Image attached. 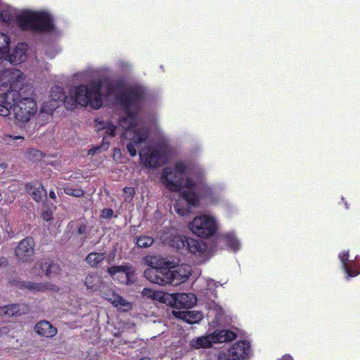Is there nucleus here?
I'll list each match as a JSON object with an SVG mask.
<instances>
[{
    "label": "nucleus",
    "instance_id": "nucleus-1",
    "mask_svg": "<svg viewBox=\"0 0 360 360\" xmlns=\"http://www.w3.org/2000/svg\"><path fill=\"white\" fill-rule=\"evenodd\" d=\"M143 90L140 87L127 86L119 94L117 101L123 106L124 115L120 117L119 124H114L112 120L97 121L98 130H105L109 136L121 133L124 139L129 140L127 148L131 156H136L140 144L148 137V130L139 115Z\"/></svg>",
    "mask_w": 360,
    "mask_h": 360
},
{
    "label": "nucleus",
    "instance_id": "nucleus-2",
    "mask_svg": "<svg viewBox=\"0 0 360 360\" xmlns=\"http://www.w3.org/2000/svg\"><path fill=\"white\" fill-rule=\"evenodd\" d=\"M25 83V76L16 68L0 66V115L6 117L11 110L15 118L26 123L37 113L38 108L32 96H23L18 89Z\"/></svg>",
    "mask_w": 360,
    "mask_h": 360
},
{
    "label": "nucleus",
    "instance_id": "nucleus-3",
    "mask_svg": "<svg viewBox=\"0 0 360 360\" xmlns=\"http://www.w3.org/2000/svg\"><path fill=\"white\" fill-rule=\"evenodd\" d=\"M162 183L171 191L179 192L186 206L181 207L180 202L174 205L175 211L181 216L189 212L190 206L195 207L199 203V196L195 191L205 198H212L211 188L204 185H199L193 181L187 174V167L181 162L176 163L174 167L165 168L160 177Z\"/></svg>",
    "mask_w": 360,
    "mask_h": 360
},
{
    "label": "nucleus",
    "instance_id": "nucleus-4",
    "mask_svg": "<svg viewBox=\"0 0 360 360\" xmlns=\"http://www.w3.org/2000/svg\"><path fill=\"white\" fill-rule=\"evenodd\" d=\"M0 18L4 22H15L24 30L49 31L53 27L52 19L46 12L25 11L20 13L8 6H5L0 12Z\"/></svg>",
    "mask_w": 360,
    "mask_h": 360
},
{
    "label": "nucleus",
    "instance_id": "nucleus-5",
    "mask_svg": "<svg viewBox=\"0 0 360 360\" xmlns=\"http://www.w3.org/2000/svg\"><path fill=\"white\" fill-rule=\"evenodd\" d=\"M101 90L102 86L96 82L75 86L69 91L67 108L74 109L75 106L80 105L98 109L103 105V94Z\"/></svg>",
    "mask_w": 360,
    "mask_h": 360
},
{
    "label": "nucleus",
    "instance_id": "nucleus-6",
    "mask_svg": "<svg viewBox=\"0 0 360 360\" xmlns=\"http://www.w3.org/2000/svg\"><path fill=\"white\" fill-rule=\"evenodd\" d=\"M84 285L88 292H101L103 297L112 303L113 306L122 311H128L131 308V304L119 295L115 293L110 295L102 292L105 285L103 276L98 273H90L87 274L84 279Z\"/></svg>",
    "mask_w": 360,
    "mask_h": 360
},
{
    "label": "nucleus",
    "instance_id": "nucleus-7",
    "mask_svg": "<svg viewBox=\"0 0 360 360\" xmlns=\"http://www.w3.org/2000/svg\"><path fill=\"white\" fill-rule=\"evenodd\" d=\"M143 261L150 266L144 271L145 278L153 283L167 285L166 270L172 266L171 261L159 256H146Z\"/></svg>",
    "mask_w": 360,
    "mask_h": 360
},
{
    "label": "nucleus",
    "instance_id": "nucleus-8",
    "mask_svg": "<svg viewBox=\"0 0 360 360\" xmlns=\"http://www.w3.org/2000/svg\"><path fill=\"white\" fill-rule=\"evenodd\" d=\"M218 221L215 216L202 214L195 217L188 224L190 231L201 238H210L218 230Z\"/></svg>",
    "mask_w": 360,
    "mask_h": 360
},
{
    "label": "nucleus",
    "instance_id": "nucleus-9",
    "mask_svg": "<svg viewBox=\"0 0 360 360\" xmlns=\"http://www.w3.org/2000/svg\"><path fill=\"white\" fill-rule=\"evenodd\" d=\"M236 338L235 333L228 330H216L207 335L200 336L191 339L189 346L193 349H207L212 346L214 343L231 341Z\"/></svg>",
    "mask_w": 360,
    "mask_h": 360
},
{
    "label": "nucleus",
    "instance_id": "nucleus-10",
    "mask_svg": "<svg viewBox=\"0 0 360 360\" xmlns=\"http://www.w3.org/2000/svg\"><path fill=\"white\" fill-rule=\"evenodd\" d=\"M172 262V266L166 270L167 284L172 285H179L184 283L191 274V267L188 265H181L176 269L174 263Z\"/></svg>",
    "mask_w": 360,
    "mask_h": 360
},
{
    "label": "nucleus",
    "instance_id": "nucleus-11",
    "mask_svg": "<svg viewBox=\"0 0 360 360\" xmlns=\"http://www.w3.org/2000/svg\"><path fill=\"white\" fill-rule=\"evenodd\" d=\"M69 99V96H65L63 89L59 86H54L51 88L50 92L49 100L45 102L42 107L41 111L47 113L52 114L60 103H65L67 105V100Z\"/></svg>",
    "mask_w": 360,
    "mask_h": 360
},
{
    "label": "nucleus",
    "instance_id": "nucleus-12",
    "mask_svg": "<svg viewBox=\"0 0 360 360\" xmlns=\"http://www.w3.org/2000/svg\"><path fill=\"white\" fill-rule=\"evenodd\" d=\"M139 157L142 165L147 168L158 167L162 161L160 150L152 146L143 148L139 152Z\"/></svg>",
    "mask_w": 360,
    "mask_h": 360
},
{
    "label": "nucleus",
    "instance_id": "nucleus-13",
    "mask_svg": "<svg viewBox=\"0 0 360 360\" xmlns=\"http://www.w3.org/2000/svg\"><path fill=\"white\" fill-rule=\"evenodd\" d=\"M107 271L120 283L130 285L134 281V271L129 265L112 266L108 268Z\"/></svg>",
    "mask_w": 360,
    "mask_h": 360
},
{
    "label": "nucleus",
    "instance_id": "nucleus-14",
    "mask_svg": "<svg viewBox=\"0 0 360 360\" xmlns=\"http://www.w3.org/2000/svg\"><path fill=\"white\" fill-rule=\"evenodd\" d=\"M188 238L184 236L178 235L174 229L163 231L160 234V240L165 244L176 248V250H184L187 243Z\"/></svg>",
    "mask_w": 360,
    "mask_h": 360
},
{
    "label": "nucleus",
    "instance_id": "nucleus-15",
    "mask_svg": "<svg viewBox=\"0 0 360 360\" xmlns=\"http://www.w3.org/2000/svg\"><path fill=\"white\" fill-rule=\"evenodd\" d=\"M250 342L240 341L230 347L226 354V360H245L250 352Z\"/></svg>",
    "mask_w": 360,
    "mask_h": 360
},
{
    "label": "nucleus",
    "instance_id": "nucleus-16",
    "mask_svg": "<svg viewBox=\"0 0 360 360\" xmlns=\"http://www.w3.org/2000/svg\"><path fill=\"white\" fill-rule=\"evenodd\" d=\"M34 243L32 238L22 240L15 248V255L19 260L27 262L34 255Z\"/></svg>",
    "mask_w": 360,
    "mask_h": 360
},
{
    "label": "nucleus",
    "instance_id": "nucleus-17",
    "mask_svg": "<svg viewBox=\"0 0 360 360\" xmlns=\"http://www.w3.org/2000/svg\"><path fill=\"white\" fill-rule=\"evenodd\" d=\"M27 51V44L25 43L18 44L12 53H9V51L7 52L4 58V60H6L11 64L20 63L25 60Z\"/></svg>",
    "mask_w": 360,
    "mask_h": 360
},
{
    "label": "nucleus",
    "instance_id": "nucleus-18",
    "mask_svg": "<svg viewBox=\"0 0 360 360\" xmlns=\"http://www.w3.org/2000/svg\"><path fill=\"white\" fill-rule=\"evenodd\" d=\"M176 307L191 308L197 302L196 296L193 293H176L172 295Z\"/></svg>",
    "mask_w": 360,
    "mask_h": 360
},
{
    "label": "nucleus",
    "instance_id": "nucleus-19",
    "mask_svg": "<svg viewBox=\"0 0 360 360\" xmlns=\"http://www.w3.org/2000/svg\"><path fill=\"white\" fill-rule=\"evenodd\" d=\"M339 258L342 262V266L347 274L346 278L348 280L352 277L358 276L360 271H358V264L354 261H349V252H342L339 255Z\"/></svg>",
    "mask_w": 360,
    "mask_h": 360
},
{
    "label": "nucleus",
    "instance_id": "nucleus-20",
    "mask_svg": "<svg viewBox=\"0 0 360 360\" xmlns=\"http://www.w3.org/2000/svg\"><path fill=\"white\" fill-rule=\"evenodd\" d=\"M174 316L179 319L184 320L188 323H196L203 318V314L199 311H172Z\"/></svg>",
    "mask_w": 360,
    "mask_h": 360
},
{
    "label": "nucleus",
    "instance_id": "nucleus-21",
    "mask_svg": "<svg viewBox=\"0 0 360 360\" xmlns=\"http://www.w3.org/2000/svg\"><path fill=\"white\" fill-rule=\"evenodd\" d=\"M34 330L38 335L46 338L53 337L57 333L56 328L46 321H41L37 323Z\"/></svg>",
    "mask_w": 360,
    "mask_h": 360
},
{
    "label": "nucleus",
    "instance_id": "nucleus-22",
    "mask_svg": "<svg viewBox=\"0 0 360 360\" xmlns=\"http://www.w3.org/2000/svg\"><path fill=\"white\" fill-rule=\"evenodd\" d=\"M189 252L195 255H202L207 250L205 243L193 238H188L185 248Z\"/></svg>",
    "mask_w": 360,
    "mask_h": 360
},
{
    "label": "nucleus",
    "instance_id": "nucleus-23",
    "mask_svg": "<svg viewBox=\"0 0 360 360\" xmlns=\"http://www.w3.org/2000/svg\"><path fill=\"white\" fill-rule=\"evenodd\" d=\"M26 189L27 193L37 202L40 201L46 195V190L39 184H27Z\"/></svg>",
    "mask_w": 360,
    "mask_h": 360
},
{
    "label": "nucleus",
    "instance_id": "nucleus-24",
    "mask_svg": "<svg viewBox=\"0 0 360 360\" xmlns=\"http://www.w3.org/2000/svg\"><path fill=\"white\" fill-rule=\"evenodd\" d=\"M142 295L144 297L151 298L152 300H157L162 303H165L167 298L169 297L168 294H166L162 291H157L152 288H148L143 289Z\"/></svg>",
    "mask_w": 360,
    "mask_h": 360
},
{
    "label": "nucleus",
    "instance_id": "nucleus-25",
    "mask_svg": "<svg viewBox=\"0 0 360 360\" xmlns=\"http://www.w3.org/2000/svg\"><path fill=\"white\" fill-rule=\"evenodd\" d=\"M24 308V306L20 304H11L4 306L0 309V314H4L8 316L21 315L25 312Z\"/></svg>",
    "mask_w": 360,
    "mask_h": 360
},
{
    "label": "nucleus",
    "instance_id": "nucleus-26",
    "mask_svg": "<svg viewBox=\"0 0 360 360\" xmlns=\"http://www.w3.org/2000/svg\"><path fill=\"white\" fill-rule=\"evenodd\" d=\"M219 240L226 243V245L232 250L236 251L240 249V244L233 233H227L219 237Z\"/></svg>",
    "mask_w": 360,
    "mask_h": 360
},
{
    "label": "nucleus",
    "instance_id": "nucleus-27",
    "mask_svg": "<svg viewBox=\"0 0 360 360\" xmlns=\"http://www.w3.org/2000/svg\"><path fill=\"white\" fill-rule=\"evenodd\" d=\"M37 266L39 268V271L37 274L41 275V274H45L48 276H51L52 274L57 273L59 269L57 264H51L48 261L37 264Z\"/></svg>",
    "mask_w": 360,
    "mask_h": 360
},
{
    "label": "nucleus",
    "instance_id": "nucleus-28",
    "mask_svg": "<svg viewBox=\"0 0 360 360\" xmlns=\"http://www.w3.org/2000/svg\"><path fill=\"white\" fill-rule=\"evenodd\" d=\"M104 253L91 252L86 257V261L91 266H96L104 259Z\"/></svg>",
    "mask_w": 360,
    "mask_h": 360
},
{
    "label": "nucleus",
    "instance_id": "nucleus-29",
    "mask_svg": "<svg viewBox=\"0 0 360 360\" xmlns=\"http://www.w3.org/2000/svg\"><path fill=\"white\" fill-rule=\"evenodd\" d=\"M10 39L8 37L0 32V54L4 57L7 52L9 51Z\"/></svg>",
    "mask_w": 360,
    "mask_h": 360
},
{
    "label": "nucleus",
    "instance_id": "nucleus-30",
    "mask_svg": "<svg viewBox=\"0 0 360 360\" xmlns=\"http://www.w3.org/2000/svg\"><path fill=\"white\" fill-rule=\"evenodd\" d=\"M153 242L154 240L153 238L146 236H143L137 238L136 241V245L139 248H142L150 247V245H153Z\"/></svg>",
    "mask_w": 360,
    "mask_h": 360
},
{
    "label": "nucleus",
    "instance_id": "nucleus-31",
    "mask_svg": "<svg viewBox=\"0 0 360 360\" xmlns=\"http://www.w3.org/2000/svg\"><path fill=\"white\" fill-rule=\"evenodd\" d=\"M65 193L68 195H72L75 197L82 196L84 193V191L80 188H73L72 187H66L64 189Z\"/></svg>",
    "mask_w": 360,
    "mask_h": 360
},
{
    "label": "nucleus",
    "instance_id": "nucleus-32",
    "mask_svg": "<svg viewBox=\"0 0 360 360\" xmlns=\"http://www.w3.org/2000/svg\"><path fill=\"white\" fill-rule=\"evenodd\" d=\"M27 287L34 292L37 291H43L45 289H47V286L46 285H43L41 283H29Z\"/></svg>",
    "mask_w": 360,
    "mask_h": 360
},
{
    "label": "nucleus",
    "instance_id": "nucleus-33",
    "mask_svg": "<svg viewBox=\"0 0 360 360\" xmlns=\"http://www.w3.org/2000/svg\"><path fill=\"white\" fill-rule=\"evenodd\" d=\"M124 200L126 201L131 200L133 198L135 191L134 188L131 187H125L124 188Z\"/></svg>",
    "mask_w": 360,
    "mask_h": 360
},
{
    "label": "nucleus",
    "instance_id": "nucleus-34",
    "mask_svg": "<svg viewBox=\"0 0 360 360\" xmlns=\"http://www.w3.org/2000/svg\"><path fill=\"white\" fill-rule=\"evenodd\" d=\"M41 217L44 220L49 221L53 219V214L49 210H44L41 214Z\"/></svg>",
    "mask_w": 360,
    "mask_h": 360
},
{
    "label": "nucleus",
    "instance_id": "nucleus-35",
    "mask_svg": "<svg viewBox=\"0 0 360 360\" xmlns=\"http://www.w3.org/2000/svg\"><path fill=\"white\" fill-rule=\"evenodd\" d=\"M113 211L110 209H103L101 213L103 218L108 219L112 217Z\"/></svg>",
    "mask_w": 360,
    "mask_h": 360
},
{
    "label": "nucleus",
    "instance_id": "nucleus-36",
    "mask_svg": "<svg viewBox=\"0 0 360 360\" xmlns=\"http://www.w3.org/2000/svg\"><path fill=\"white\" fill-rule=\"evenodd\" d=\"M283 360H293V358L290 355L286 354L283 356Z\"/></svg>",
    "mask_w": 360,
    "mask_h": 360
},
{
    "label": "nucleus",
    "instance_id": "nucleus-37",
    "mask_svg": "<svg viewBox=\"0 0 360 360\" xmlns=\"http://www.w3.org/2000/svg\"><path fill=\"white\" fill-rule=\"evenodd\" d=\"M100 149V148L97 147V148H92L91 150H89V153L90 154H95L97 150H98Z\"/></svg>",
    "mask_w": 360,
    "mask_h": 360
},
{
    "label": "nucleus",
    "instance_id": "nucleus-38",
    "mask_svg": "<svg viewBox=\"0 0 360 360\" xmlns=\"http://www.w3.org/2000/svg\"><path fill=\"white\" fill-rule=\"evenodd\" d=\"M49 196L52 199H56V198L55 192L53 191H51L49 192Z\"/></svg>",
    "mask_w": 360,
    "mask_h": 360
},
{
    "label": "nucleus",
    "instance_id": "nucleus-39",
    "mask_svg": "<svg viewBox=\"0 0 360 360\" xmlns=\"http://www.w3.org/2000/svg\"><path fill=\"white\" fill-rule=\"evenodd\" d=\"M85 227L84 226H80L78 229V231L80 234H82L84 233Z\"/></svg>",
    "mask_w": 360,
    "mask_h": 360
},
{
    "label": "nucleus",
    "instance_id": "nucleus-40",
    "mask_svg": "<svg viewBox=\"0 0 360 360\" xmlns=\"http://www.w3.org/2000/svg\"><path fill=\"white\" fill-rule=\"evenodd\" d=\"M108 96L111 97V96H112V94H113V93H112V89H111L110 87H108Z\"/></svg>",
    "mask_w": 360,
    "mask_h": 360
},
{
    "label": "nucleus",
    "instance_id": "nucleus-41",
    "mask_svg": "<svg viewBox=\"0 0 360 360\" xmlns=\"http://www.w3.org/2000/svg\"><path fill=\"white\" fill-rule=\"evenodd\" d=\"M0 167L2 169H4L6 168V165L4 164V163H1L0 164Z\"/></svg>",
    "mask_w": 360,
    "mask_h": 360
},
{
    "label": "nucleus",
    "instance_id": "nucleus-42",
    "mask_svg": "<svg viewBox=\"0 0 360 360\" xmlns=\"http://www.w3.org/2000/svg\"><path fill=\"white\" fill-rule=\"evenodd\" d=\"M6 328H3L1 329H0V335L2 334V333H6Z\"/></svg>",
    "mask_w": 360,
    "mask_h": 360
},
{
    "label": "nucleus",
    "instance_id": "nucleus-43",
    "mask_svg": "<svg viewBox=\"0 0 360 360\" xmlns=\"http://www.w3.org/2000/svg\"><path fill=\"white\" fill-rule=\"evenodd\" d=\"M23 139V137H22V136H14V137H13V139H14V140H17V139Z\"/></svg>",
    "mask_w": 360,
    "mask_h": 360
},
{
    "label": "nucleus",
    "instance_id": "nucleus-44",
    "mask_svg": "<svg viewBox=\"0 0 360 360\" xmlns=\"http://www.w3.org/2000/svg\"><path fill=\"white\" fill-rule=\"evenodd\" d=\"M141 360H150V359L149 358H143V359H142Z\"/></svg>",
    "mask_w": 360,
    "mask_h": 360
}]
</instances>
